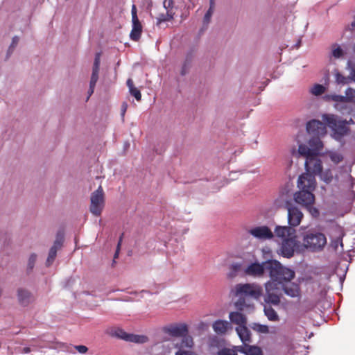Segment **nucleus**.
I'll use <instances>...</instances> for the list:
<instances>
[{"mask_svg":"<svg viewBox=\"0 0 355 355\" xmlns=\"http://www.w3.org/2000/svg\"><path fill=\"white\" fill-rule=\"evenodd\" d=\"M262 288L254 283L239 284L234 287V294L238 297L235 307L239 311H252L254 304L250 298L259 300L262 295Z\"/></svg>","mask_w":355,"mask_h":355,"instance_id":"obj_1","label":"nucleus"},{"mask_svg":"<svg viewBox=\"0 0 355 355\" xmlns=\"http://www.w3.org/2000/svg\"><path fill=\"white\" fill-rule=\"evenodd\" d=\"M269 264V275L270 280L279 284L291 282L295 277V272L282 266L277 261H270Z\"/></svg>","mask_w":355,"mask_h":355,"instance_id":"obj_2","label":"nucleus"},{"mask_svg":"<svg viewBox=\"0 0 355 355\" xmlns=\"http://www.w3.org/2000/svg\"><path fill=\"white\" fill-rule=\"evenodd\" d=\"M326 244L327 239L322 233L311 232L303 237L304 250L309 249L312 251H318L323 249Z\"/></svg>","mask_w":355,"mask_h":355,"instance_id":"obj_3","label":"nucleus"},{"mask_svg":"<svg viewBox=\"0 0 355 355\" xmlns=\"http://www.w3.org/2000/svg\"><path fill=\"white\" fill-rule=\"evenodd\" d=\"M105 193L101 186L90 196L89 211L95 216H100L105 207Z\"/></svg>","mask_w":355,"mask_h":355,"instance_id":"obj_4","label":"nucleus"},{"mask_svg":"<svg viewBox=\"0 0 355 355\" xmlns=\"http://www.w3.org/2000/svg\"><path fill=\"white\" fill-rule=\"evenodd\" d=\"M303 250V243H301L295 234L282 241L280 252L285 257L290 258L293 256L295 252Z\"/></svg>","mask_w":355,"mask_h":355,"instance_id":"obj_5","label":"nucleus"},{"mask_svg":"<svg viewBox=\"0 0 355 355\" xmlns=\"http://www.w3.org/2000/svg\"><path fill=\"white\" fill-rule=\"evenodd\" d=\"M322 120L327 124L334 132V137L339 139L348 132V128L346 123L343 121H338L337 117L333 114H324Z\"/></svg>","mask_w":355,"mask_h":355,"instance_id":"obj_6","label":"nucleus"},{"mask_svg":"<svg viewBox=\"0 0 355 355\" xmlns=\"http://www.w3.org/2000/svg\"><path fill=\"white\" fill-rule=\"evenodd\" d=\"M270 261L263 262H252L245 266L243 270V273L254 278L263 277L266 270L269 272V264Z\"/></svg>","mask_w":355,"mask_h":355,"instance_id":"obj_7","label":"nucleus"},{"mask_svg":"<svg viewBox=\"0 0 355 355\" xmlns=\"http://www.w3.org/2000/svg\"><path fill=\"white\" fill-rule=\"evenodd\" d=\"M281 284L274 281H268L265 284V301L274 305H277L280 302Z\"/></svg>","mask_w":355,"mask_h":355,"instance_id":"obj_8","label":"nucleus"},{"mask_svg":"<svg viewBox=\"0 0 355 355\" xmlns=\"http://www.w3.org/2000/svg\"><path fill=\"white\" fill-rule=\"evenodd\" d=\"M344 236L345 232L343 227L336 225L331 228L330 232V245L335 251H338L339 248L340 251L343 250V238Z\"/></svg>","mask_w":355,"mask_h":355,"instance_id":"obj_9","label":"nucleus"},{"mask_svg":"<svg viewBox=\"0 0 355 355\" xmlns=\"http://www.w3.org/2000/svg\"><path fill=\"white\" fill-rule=\"evenodd\" d=\"M112 335L125 341L135 343H145L148 341V338L145 336L128 334L120 328L114 329L112 332Z\"/></svg>","mask_w":355,"mask_h":355,"instance_id":"obj_10","label":"nucleus"},{"mask_svg":"<svg viewBox=\"0 0 355 355\" xmlns=\"http://www.w3.org/2000/svg\"><path fill=\"white\" fill-rule=\"evenodd\" d=\"M137 12L136 6L133 4L131 9L132 28L130 37L134 41L139 40L142 33V25L138 19Z\"/></svg>","mask_w":355,"mask_h":355,"instance_id":"obj_11","label":"nucleus"},{"mask_svg":"<svg viewBox=\"0 0 355 355\" xmlns=\"http://www.w3.org/2000/svg\"><path fill=\"white\" fill-rule=\"evenodd\" d=\"M313 191L300 189L295 192L293 196L295 202L302 207L313 205L315 202V196Z\"/></svg>","mask_w":355,"mask_h":355,"instance_id":"obj_12","label":"nucleus"},{"mask_svg":"<svg viewBox=\"0 0 355 355\" xmlns=\"http://www.w3.org/2000/svg\"><path fill=\"white\" fill-rule=\"evenodd\" d=\"M297 187L300 189L313 191L316 187L314 175L309 173L301 175L297 180Z\"/></svg>","mask_w":355,"mask_h":355,"instance_id":"obj_13","label":"nucleus"},{"mask_svg":"<svg viewBox=\"0 0 355 355\" xmlns=\"http://www.w3.org/2000/svg\"><path fill=\"white\" fill-rule=\"evenodd\" d=\"M248 232L253 237L261 241L270 240L274 237V233L266 225L254 227Z\"/></svg>","mask_w":355,"mask_h":355,"instance_id":"obj_14","label":"nucleus"},{"mask_svg":"<svg viewBox=\"0 0 355 355\" xmlns=\"http://www.w3.org/2000/svg\"><path fill=\"white\" fill-rule=\"evenodd\" d=\"M306 130L312 136H324L327 133L325 124L315 119L307 123Z\"/></svg>","mask_w":355,"mask_h":355,"instance_id":"obj_15","label":"nucleus"},{"mask_svg":"<svg viewBox=\"0 0 355 355\" xmlns=\"http://www.w3.org/2000/svg\"><path fill=\"white\" fill-rule=\"evenodd\" d=\"M287 211L288 223L289 226L291 227L298 226L304 217L303 213L299 208L295 206H289L287 209Z\"/></svg>","mask_w":355,"mask_h":355,"instance_id":"obj_16","label":"nucleus"},{"mask_svg":"<svg viewBox=\"0 0 355 355\" xmlns=\"http://www.w3.org/2000/svg\"><path fill=\"white\" fill-rule=\"evenodd\" d=\"M305 168L307 173L318 175L322 169V162L317 155L315 154L313 156L308 157L306 159Z\"/></svg>","mask_w":355,"mask_h":355,"instance_id":"obj_17","label":"nucleus"},{"mask_svg":"<svg viewBox=\"0 0 355 355\" xmlns=\"http://www.w3.org/2000/svg\"><path fill=\"white\" fill-rule=\"evenodd\" d=\"M63 241L64 239L62 235L58 234L53 246L50 248L49 256L46 259L47 266H51L54 261L57 255V252L61 248Z\"/></svg>","mask_w":355,"mask_h":355,"instance_id":"obj_18","label":"nucleus"},{"mask_svg":"<svg viewBox=\"0 0 355 355\" xmlns=\"http://www.w3.org/2000/svg\"><path fill=\"white\" fill-rule=\"evenodd\" d=\"M173 345L178 350H180L181 349H191L193 348L194 343L193 338L186 334L181 336V338L174 340Z\"/></svg>","mask_w":355,"mask_h":355,"instance_id":"obj_19","label":"nucleus"},{"mask_svg":"<svg viewBox=\"0 0 355 355\" xmlns=\"http://www.w3.org/2000/svg\"><path fill=\"white\" fill-rule=\"evenodd\" d=\"M274 233L277 237L283 241L295 234V230L291 226H277Z\"/></svg>","mask_w":355,"mask_h":355,"instance_id":"obj_20","label":"nucleus"},{"mask_svg":"<svg viewBox=\"0 0 355 355\" xmlns=\"http://www.w3.org/2000/svg\"><path fill=\"white\" fill-rule=\"evenodd\" d=\"M166 332L171 336L181 337L187 333V328L184 324L171 325L167 327Z\"/></svg>","mask_w":355,"mask_h":355,"instance_id":"obj_21","label":"nucleus"},{"mask_svg":"<svg viewBox=\"0 0 355 355\" xmlns=\"http://www.w3.org/2000/svg\"><path fill=\"white\" fill-rule=\"evenodd\" d=\"M214 331L217 334H225L229 329H231L230 324L225 320H218L212 324Z\"/></svg>","mask_w":355,"mask_h":355,"instance_id":"obj_22","label":"nucleus"},{"mask_svg":"<svg viewBox=\"0 0 355 355\" xmlns=\"http://www.w3.org/2000/svg\"><path fill=\"white\" fill-rule=\"evenodd\" d=\"M282 288L284 291V293L292 297H297L300 293L299 285L295 283L288 284L284 283L281 285Z\"/></svg>","mask_w":355,"mask_h":355,"instance_id":"obj_23","label":"nucleus"},{"mask_svg":"<svg viewBox=\"0 0 355 355\" xmlns=\"http://www.w3.org/2000/svg\"><path fill=\"white\" fill-rule=\"evenodd\" d=\"M100 53H96L93 64L92 68V73L91 76V79L89 83L92 85H96L98 80V73L100 70V63H101V59H100Z\"/></svg>","mask_w":355,"mask_h":355,"instance_id":"obj_24","label":"nucleus"},{"mask_svg":"<svg viewBox=\"0 0 355 355\" xmlns=\"http://www.w3.org/2000/svg\"><path fill=\"white\" fill-rule=\"evenodd\" d=\"M229 318L231 322L238 325V327L247 324L246 316L239 311H233L230 313Z\"/></svg>","mask_w":355,"mask_h":355,"instance_id":"obj_25","label":"nucleus"},{"mask_svg":"<svg viewBox=\"0 0 355 355\" xmlns=\"http://www.w3.org/2000/svg\"><path fill=\"white\" fill-rule=\"evenodd\" d=\"M237 350L245 355H261L262 352L261 349L257 346L249 345L245 344L243 346L236 347Z\"/></svg>","mask_w":355,"mask_h":355,"instance_id":"obj_26","label":"nucleus"},{"mask_svg":"<svg viewBox=\"0 0 355 355\" xmlns=\"http://www.w3.org/2000/svg\"><path fill=\"white\" fill-rule=\"evenodd\" d=\"M17 297L19 303L23 306H27L32 300L31 293L22 288L18 289Z\"/></svg>","mask_w":355,"mask_h":355,"instance_id":"obj_27","label":"nucleus"},{"mask_svg":"<svg viewBox=\"0 0 355 355\" xmlns=\"http://www.w3.org/2000/svg\"><path fill=\"white\" fill-rule=\"evenodd\" d=\"M236 333L243 344L250 342V333L246 324L236 328Z\"/></svg>","mask_w":355,"mask_h":355,"instance_id":"obj_28","label":"nucleus"},{"mask_svg":"<svg viewBox=\"0 0 355 355\" xmlns=\"http://www.w3.org/2000/svg\"><path fill=\"white\" fill-rule=\"evenodd\" d=\"M321 137L322 136H313L312 138L309 140V144L313 152L318 151L322 148L323 144L320 140Z\"/></svg>","mask_w":355,"mask_h":355,"instance_id":"obj_29","label":"nucleus"},{"mask_svg":"<svg viewBox=\"0 0 355 355\" xmlns=\"http://www.w3.org/2000/svg\"><path fill=\"white\" fill-rule=\"evenodd\" d=\"M216 9V0H209V7L207 12L205 13L203 21L205 24H208L210 21L211 18L215 11Z\"/></svg>","mask_w":355,"mask_h":355,"instance_id":"obj_30","label":"nucleus"},{"mask_svg":"<svg viewBox=\"0 0 355 355\" xmlns=\"http://www.w3.org/2000/svg\"><path fill=\"white\" fill-rule=\"evenodd\" d=\"M318 175L320 176V180L326 184L331 183L334 179L333 172L331 169H326L325 171L322 169L321 172Z\"/></svg>","mask_w":355,"mask_h":355,"instance_id":"obj_31","label":"nucleus"},{"mask_svg":"<svg viewBox=\"0 0 355 355\" xmlns=\"http://www.w3.org/2000/svg\"><path fill=\"white\" fill-rule=\"evenodd\" d=\"M174 15L175 12L173 10L166 11V14H159L157 17V25H160L162 22L171 20Z\"/></svg>","mask_w":355,"mask_h":355,"instance_id":"obj_32","label":"nucleus"},{"mask_svg":"<svg viewBox=\"0 0 355 355\" xmlns=\"http://www.w3.org/2000/svg\"><path fill=\"white\" fill-rule=\"evenodd\" d=\"M298 153L306 157V159L309 156H313L315 153L312 151L311 148H309L305 144H300L298 146Z\"/></svg>","mask_w":355,"mask_h":355,"instance_id":"obj_33","label":"nucleus"},{"mask_svg":"<svg viewBox=\"0 0 355 355\" xmlns=\"http://www.w3.org/2000/svg\"><path fill=\"white\" fill-rule=\"evenodd\" d=\"M264 313L268 319L270 321L279 320V316L276 311L270 306L264 307Z\"/></svg>","mask_w":355,"mask_h":355,"instance_id":"obj_34","label":"nucleus"},{"mask_svg":"<svg viewBox=\"0 0 355 355\" xmlns=\"http://www.w3.org/2000/svg\"><path fill=\"white\" fill-rule=\"evenodd\" d=\"M325 92V87L320 84H315L309 89V92L313 96H320Z\"/></svg>","mask_w":355,"mask_h":355,"instance_id":"obj_35","label":"nucleus"},{"mask_svg":"<svg viewBox=\"0 0 355 355\" xmlns=\"http://www.w3.org/2000/svg\"><path fill=\"white\" fill-rule=\"evenodd\" d=\"M344 52L341 47L338 44H334L331 47V55L334 58H340L343 56Z\"/></svg>","mask_w":355,"mask_h":355,"instance_id":"obj_36","label":"nucleus"},{"mask_svg":"<svg viewBox=\"0 0 355 355\" xmlns=\"http://www.w3.org/2000/svg\"><path fill=\"white\" fill-rule=\"evenodd\" d=\"M335 78H336V82L338 84H342V85L348 84L350 82V80H352V76L351 77H345V76H343L342 74H340L338 71H336Z\"/></svg>","mask_w":355,"mask_h":355,"instance_id":"obj_37","label":"nucleus"},{"mask_svg":"<svg viewBox=\"0 0 355 355\" xmlns=\"http://www.w3.org/2000/svg\"><path fill=\"white\" fill-rule=\"evenodd\" d=\"M328 155L331 162H333L336 164L340 163L343 159V157L340 153L335 151L329 152Z\"/></svg>","mask_w":355,"mask_h":355,"instance_id":"obj_38","label":"nucleus"},{"mask_svg":"<svg viewBox=\"0 0 355 355\" xmlns=\"http://www.w3.org/2000/svg\"><path fill=\"white\" fill-rule=\"evenodd\" d=\"M345 98L347 103H355V89L351 87L347 88L345 90Z\"/></svg>","mask_w":355,"mask_h":355,"instance_id":"obj_39","label":"nucleus"},{"mask_svg":"<svg viewBox=\"0 0 355 355\" xmlns=\"http://www.w3.org/2000/svg\"><path fill=\"white\" fill-rule=\"evenodd\" d=\"M252 328L254 331L261 334H268L269 332L268 327L264 324L254 323L253 324Z\"/></svg>","mask_w":355,"mask_h":355,"instance_id":"obj_40","label":"nucleus"},{"mask_svg":"<svg viewBox=\"0 0 355 355\" xmlns=\"http://www.w3.org/2000/svg\"><path fill=\"white\" fill-rule=\"evenodd\" d=\"M217 355H237L234 349L223 347L218 351Z\"/></svg>","mask_w":355,"mask_h":355,"instance_id":"obj_41","label":"nucleus"},{"mask_svg":"<svg viewBox=\"0 0 355 355\" xmlns=\"http://www.w3.org/2000/svg\"><path fill=\"white\" fill-rule=\"evenodd\" d=\"M328 98L334 102L347 103V99L345 98V96L334 94L329 95Z\"/></svg>","mask_w":355,"mask_h":355,"instance_id":"obj_42","label":"nucleus"},{"mask_svg":"<svg viewBox=\"0 0 355 355\" xmlns=\"http://www.w3.org/2000/svg\"><path fill=\"white\" fill-rule=\"evenodd\" d=\"M313 205H309L308 206H305L304 207L309 211L310 214L313 217H318L319 216V211L317 208L313 206Z\"/></svg>","mask_w":355,"mask_h":355,"instance_id":"obj_43","label":"nucleus"},{"mask_svg":"<svg viewBox=\"0 0 355 355\" xmlns=\"http://www.w3.org/2000/svg\"><path fill=\"white\" fill-rule=\"evenodd\" d=\"M37 260V255L35 254H31L28 258V268L30 270H32L35 266V263Z\"/></svg>","mask_w":355,"mask_h":355,"instance_id":"obj_44","label":"nucleus"},{"mask_svg":"<svg viewBox=\"0 0 355 355\" xmlns=\"http://www.w3.org/2000/svg\"><path fill=\"white\" fill-rule=\"evenodd\" d=\"M129 92L132 96H133L136 98L137 101H141V94L140 91L137 88L134 87L132 89H130Z\"/></svg>","mask_w":355,"mask_h":355,"instance_id":"obj_45","label":"nucleus"},{"mask_svg":"<svg viewBox=\"0 0 355 355\" xmlns=\"http://www.w3.org/2000/svg\"><path fill=\"white\" fill-rule=\"evenodd\" d=\"M175 355H198V354L191 349H181L178 350Z\"/></svg>","mask_w":355,"mask_h":355,"instance_id":"obj_46","label":"nucleus"},{"mask_svg":"<svg viewBox=\"0 0 355 355\" xmlns=\"http://www.w3.org/2000/svg\"><path fill=\"white\" fill-rule=\"evenodd\" d=\"M164 7L166 10V11L173 10V0H164Z\"/></svg>","mask_w":355,"mask_h":355,"instance_id":"obj_47","label":"nucleus"},{"mask_svg":"<svg viewBox=\"0 0 355 355\" xmlns=\"http://www.w3.org/2000/svg\"><path fill=\"white\" fill-rule=\"evenodd\" d=\"M74 348L78 352L82 354H86L88 351L87 347L85 345H76L74 346Z\"/></svg>","mask_w":355,"mask_h":355,"instance_id":"obj_48","label":"nucleus"},{"mask_svg":"<svg viewBox=\"0 0 355 355\" xmlns=\"http://www.w3.org/2000/svg\"><path fill=\"white\" fill-rule=\"evenodd\" d=\"M348 67L351 69V73L350 75L352 76V79L355 82V68L354 64H352V62L351 60H349L347 62Z\"/></svg>","mask_w":355,"mask_h":355,"instance_id":"obj_49","label":"nucleus"},{"mask_svg":"<svg viewBox=\"0 0 355 355\" xmlns=\"http://www.w3.org/2000/svg\"><path fill=\"white\" fill-rule=\"evenodd\" d=\"M19 42V37H14L12 38V44L10 45V48H15Z\"/></svg>","mask_w":355,"mask_h":355,"instance_id":"obj_50","label":"nucleus"},{"mask_svg":"<svg viewBox=\"0 0 355 355\" xmlns=\"http://www.w3.org/2000/svg\"><path fill=\"white\" fill-rule=\"evenodd\" d=\"M121 241H122V236L120 237L119 241L118 243L117 249H116V251L115 254H114V259L118 257L119 251V249H120V245H121Z\"/></svg>","mask_w":355,"mask_h":355,"instance_id":"obj_51","label":"nucleus"},{"mask_svg":"<svg viewBox=\"0 0 355 355\" xmlns=\"http://www.w3.org/2000/svg\"><path fill=\"white\" fill-rule=\"evenodd\" d=\"M127 86H128V87L129 90H130V89H132V88H134V87H135L134 86L133 81H132V80L131 78H129V79L127 80Z\"/></svg>","mask_w":355,"mask_h":355,"instance_id":"obj_52","label":"nucleus"},{"mask_svg":"<svg viewBox=\"0 0 355 355\" xmlns=\"http://www.w3.org/2000/svg\"><path fill=\"white\" fill-rule=\"evenodd\" d=\"M127 107H128V105L126 103H123L122 106H121V115L122 116H124L125 115V113L127 110Z\"/></svg>","mask_w":355,"mask_h":355,"instance_id":"obj_53","label":"nucleus"},{"mask_svg":"<svg viewBox=\"0 0 355 355\" xmlns=\"http://www.w3.org/2000/svg\"><path fill=\"white\" fill-rule=\"evenodd\" d=\"M95 86L96 85H92L89 83V89L88 91L89 97L94 93Z\"/></svg>","mask_w":355,"mask_h":355,"instance_id":"obj_54","label":"nucleus"},{"mask_svg":"<svg viewBox=\"0 0 355 355\" xmlns=\"http://www.w3.org/2000/svg\"><path fill=\"white\" fill-rule=\"evenodd\" d=\"M187 64H184L183 67H182V69L181 71V74L182 75H185L187 73Z\"/></svg>","mask_w":355,"mask_h":355,"instance_id":"obj_55","label":"nucleus"},{"mask_svg":"<svg viewBox=\"0 0 355 355\" xmlns=\"http://www.w3.org/2000/svg\"><path fill=\"white\" fill-rule=\"evenodd\" d=\"M232 267L234 268V270H238L240 268V265L238 263H236V264H234L232 266Z\"/></svg>","mask_w":355,"mask_h":355,"instance_id":"obj_56","label":"nucleus"},{"mask_svg":"<svg viewBox=\"0 0 355 355\" xmlns=\"http://www.w3.org/2000/svg\"><path fill=\"white\" fill-rule=\"evenodd\" d=\"M24 352L25 353H28V352H30V349H29V348H24Z\"/></svg>","mask_w":355,"mask_h":355,"instance_id":"obj_57","label":"nucleus"},{"mask_svg":"<svg viewBox=\"0 0 355 355\" xmlns=\"http://www.w3.org/2000/svg\"><path fill=\"white\" fill-rule=\"evenodd\" d=\"M352 26L354 27L355 26V21L352 23Z\"/></svg>","mask_w":355,"mask_h":355,"instance_id":"obj_58","label":"nucleus"}]
</instances>
